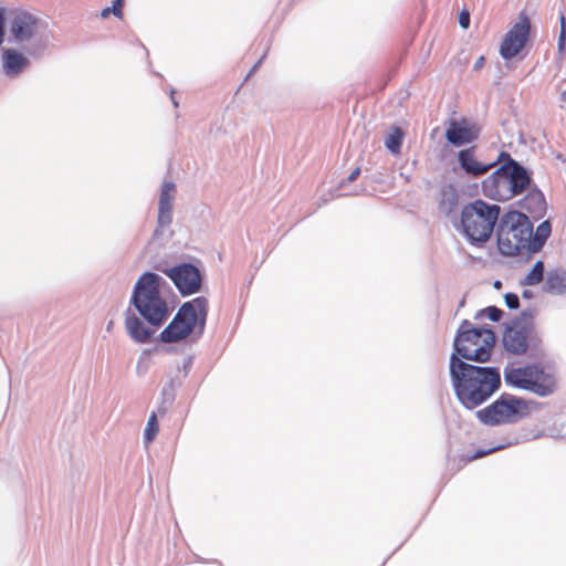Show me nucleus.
Segmentation results:
<instances>
[{
	"label": "nucleus",
	"mask_w": 566,
	"mask_h": 566,
	"mask_svg": "<svg viewBox=\"0 0 566 566\" xmlns=\"http://www.w3.org/2000/svg\"><path fill=\"white\" fill-rule=\"evenodd\" d=\"M161 277L153 272L144 273L137 281L132 302L139 314L153 326L159 327L169 316V307L163 297Z\"/></svg>",
	"instance_id": "3"
},
{
	"label": "nucleus",
	"mask_w": 566,
	"mask_h": 566,
	"mask_svg": "<svg viewBox=\"0 0 566 566\" xmlns=\"http://www.w3.org/2000/svg\"><path fill=\"white\" fill-rule=\"evenodd\" d=\"M459 23L463 29H468L470 25V14L467 11L460 13Z\"/></svg>",
	"instance_id": "30"
},
{
	"label": "nucleus",
	"mask_w": 566,
	"mask_h": 566,
	"mask_svg": "<svg viewBox=\"0 0 566 566\" xmlns=\"http://www.w3.org/2000/svg\"><path fill=\"white\" fill-rule=\"evenodd\" d=\"M450 376L459 401L468 409L482 405L501 386L497 368L468 364L455 354L450 357Z\"/></svg>",
	"instance_id": "1"
},
{
	"label": "nucleus",
	"mask_w": 566,
	"mask_h": 566,
	"mask_svg": "<svg viewBox=\"0 0 566 566\" xmlns=\"http://www.w3.org/2000/svg\"><path fill=\"white\" fill-rule=\"evenodd\" d=\"M360 174V168L359 167H356L352 172L350 175L348 176V181H354L357 179V177L359 176Z\"/></svg>",
	"instance_id": "33"
},
{
	"label": "nucleus",
	"mask_w": 566,
	"mask_h": 566,
	"mask_svg": "<svg viewBox=\"0 0 566 566\" xmlns=\"http://www.w3.org/2000/svg\"><path fill=\"white\" fill-rule=\"evenodd\" d=\"M544 292L553 295H563L566 293V271L560 269L547 272L544 285Z\"/></svg>",
	"instance_id": "18"
},
{
	"label": "nucleus",
	"mask_w": 566,
	"mask_h": 566,
	"mask_svg": "<svg viewBox=\"0 0 566 566\" xmlns=\"http://www.w3.org/2000/svg\"><path fill=\"white\" fill-rule=\"evenodd\" d=\"M403 138L405 132L398 126H392L386 136L385 146L391 154L399 155L401 153Z\"/></svg>",
	"instance_id": "20"
},
{
	"label": "nucleus",
	"mask_w": 566,
	"mask_h": 566,
	"mask_svg": "<svg viewBox=\"0 0 566 566\" xmlns=\"http://www.w3.org/2000/svg\"><path fill=\"white\" fill-rule=\"evenodd\" d=\"M533 328L527 325H514L507 327L503 334V346L506 352L513 355H524L532 340Z\"/></svg>",
	"instance_id": "14"
},
{
	"label": "nucleus",
	"mask_w": 566,
	"mask_h": 566,
	"mask_svg": "<svg viewBox=\"0 0 566 566\" xmlns=\"http://www.w3.org/2000/svg\"><path fill=\"white\" fill-rule=\"evenodd\" d=\"M497 164L504 165V163L515 161L511 155L506 151H501L497 159L495 160Z\"/></svg>",
	"instance_id": "31"
},
{
	"label": "nucleus",
	"mask_w": 566,
	"mask_h": 566,
	"mask_svg": "<svg viewBox=\"0 0 566 566\" xmlns=\"http://www.w3.org/2000/svg\"><path fill=\"white\" fill-rule=\"evenodd\" d=\"M560 99L566 103V90L560 93Z\"/></svg>",
	"instance_id": "34"
},
{
	"label": "nucleus",
	"mask_w": 566,
	"mask_h": 566,
	"mask_svg": "<svg viewBox=\"0 0 566 566\" xmlns=\"http://www.w3.org/2000/svg\"><path fill=\"white\" fill-rule=\"evenodd\" d=\"M124 0H114L112 7H106L101 11V17L106 19L109 14H114L116 18H123Z\"/></svg>",
	"instance_id": "25"
},
{
	"label": "nucleus",
	"mask_w": 566,
	"mask_h": 566,
	"mask_svg": "<svg viewBox=\"0 0 566 566\" xmlns=\"http://www.w3.org/2000/svg\"><path fill=\"white\" fill-rule=\"evenodd\" d=\"M1 64L7 76L17 77L29 67L30 61L22 52L8 48L2 50Z\"/></svg>",
	"instance_id": "15"
},
{
	"label": "nucleus",
	"mask_w": 566,
	"mask_h": 566,
	"mask_svg": "<svg viewBox=\"0 0 566 566\" xmlns=\"http://www.w3.org/2000/svg\"><path fill=\"white\" fill-rule=\"evenodd\" d=\"M208 315L206 297H196L180 306L168 326L160 333L163 343H177L186 339L192 333L202 334Z\"/></svg>",
	"instance_id": "4"
},
{
	"label": "nucleus",
	"mask_w": 566,
	"mask_h": 566,
	"mask_svg": "<svg viewBox=\"0 0 566 566\" xmlns=\"http://www.w3.org/2000/svg\"><path fill=\"white\" fill-rule=\"evenodd\" d=\"M8 21L10 36L18 44L30 42L40 34L41 20L27 10H9Z\"/></svg>",
	"instance_id": "10"
},
{
	"label": "nucleus",
	"mask_w": 566,
	"mask_h": 566,
	"mask_svg": "<svg viewBox=\"0 0 566 566\" xmlns=\"http://www.w3.org/2000/svg\"><path fill=\"white\" fill-rule=\"evenodd\" d=\"M484 62H485L484 56H480V57L475 61L473 69H474L475 71L481 70V69L483 67V65H484Z\"/></svg>",
	"instance_id": "32"
},
{
	"label": "nucleus",
	"mask_w": 566,
	"mask_h": 566,
	"mask_svg": "<svg viewBox=\"0 0 566 566\" xmlns=\"http://www.w3.org/2000/svg\"><path fill=\"white\" fill-rule=\"evenodd\" d=\"M545 200L543 193L538 190H533L525 197L523 207L528 212H534L536 210H543Z\"/></svg>",
	"instance_id": "22"
},
{
	"label": "nucleus",
	"mask_w": 566,
	"mask_h": 566,
	"mask_svg": "<svg viewBox=\"0 0 566 566\" xmlns=\"http://www.w3.org/2000/svg\"><path fill=\"white\" fill-rule=\"evenodd\" d=\"M479 135V126L465 117L451 119L446 130V139L457 147L473 143Z\"/></svg>",
	"instance_id": "13"
},
{
	"label": "nucleus",
	"mask_w": 566,
	"mask_h": 566,
	"mask_svg": "<svg viewBox=\"0 0 566 566\" xmlns=\"http://www.w3.org/2000/svg\"><path fill=\"white\" fill-rule=\"evenodd\" d=\"M551 234V224L548 221L542 222L534 234L531 237V252H537L542 249L544 242Z\"/></svg>",
	"instance_id": "21"
},
{
	"label": "nucleus",
	"mask_w": 566,
	"mask_h": 566,
	"mask_svg": "<svg viewBox=\"0 0 566 566\" xmlns=\"http://www.w3.org/2000/svg\"><path fill=\"white\" fill-rule=\"evenodd\" d=\"M501 208L476 199L463 206L460 224L462 232L471 242H486L499 220Z\"/></svg>",
	"instance_id": "5"
},
{
	"label": "nucleus",
	"mask_w": 566,
	"mask_h": 566,
	"mask_svg": "<svg viewBox=\"0 0 566 566\" xmlns=\"http://www.w3.org/2000/svg\"><path fill=\"white\" fill-rule=\"evenodd\" d=\"M528 411V405L524 399L504 392L491 405L479 410L476 416L484 424L499 426L517 422Z\"/></svg>",
	"instance_id": "9"
},
{
	"label": "nucleus",
	"mask_w": 566,
	"mask_h": 566,
	"mask_svg": "<svg viewBox=\"0 0 566 566\" xmlns=\"http://www.w3.org/2000/svg\"><path fill=\"white\" fill-rule=\"evenodd\" d=\"M505 304L509 308L515 310L520 306L518 296L514 293H507L504 296Z\"/></svg>",
	"instance_id": "29"
},
{
	"label": "nucleus",
	"mask_w": 566,
	"mask_h": 566,
	"mask_svg": "<svg viewBox=\"0 0 566 566\" xmlns=\"http://www.w3.org/2000/svg\"><path fill=\"white\" fill-rule=\"evenodd\" d=\"M533 226L526 214L507 212L499 228L497 248L503 255L514 256L523 251L531 252Z\"/></svg>",
	"instance_id": "6"
},
{
	"label": "nucleus",
	"mask_w": 566,
	"mask_h": 566,
	"mask_svg": "<svg viewBox=\"0 0 566 566\" xmlns=\"http://www.w3.org/2000/svg\"><path fill=\"white\" fill-rule=\"evenodd\" d=\"M531 32V21L525 13H521L516 23L504 35L500 54L504 60L515 57L526 45Z\"/></svg>",
	"instance_id": "11"
},
{
	"label": "nucleus",
	"mask_w": 566,
	"mask_h": 566,
	"mask_svg": "<svg viewBox=\"0 0 566 566\" xmlns=\"http://www.w3.org/2000/svg\"><path fill=\"white\" fill-rule=\"evenodd\" d=\"M559 23H560V30H559V36H558V51L562 53L565 51L566 48V19L564 13L559 14Z\"/></svg>",
	"instance_id": "26"
},
{
	"label": "nucleus",
	"mask_w": 566,
	"mask_h": 566,
	"mask_svg": "<svg viewBox=\"0 0 566 566\" xmlns=\"http://www.w3.org/2000/svg\"><path fill=\"white\" fill-rule=\"evenodd\" d=\"M475 147L465 148L459 151L458 161L460 167L469 175L479 177L486 174L497 165V161L489 164L481 163L475 157Z\"/></svg>",
	"instance_id": "16"
},
{
	"label": "nucleus",
	"mask_w": 566,
	"mask_h": 566,
	"mask_svg": "<svg viewBox=\"0 0 566 566\" xmlns=\"http://www.w3.org/2000/svg\"><path fill=\"white\" fill-rule=\"evenodd\" d=\"M8 12L6 8L0 7V46L4 41L6 35V18L8 17Z\"/></svg>",
	"instance_id": "27"
},
{
	"label": "nucleus",
	"mask_w": 566,
	"mask_h": 566,
	"mask_svg": "<svg viewBox=\"0 0 566 566\" xmlns=\"http://www.w3.org/2000/svg\"><path fill=\"white\" fill-rule=\"evenodd\" d=\"M125 327L129 336L137 343H147L154 331L147 328L144 323L135 315H128L125 319Z\"/></svg>",
	"instance_id": "19"
},
{
	"label": "nucleus",
	"mask_w": 566,
	"mask_h": 566,
	"mask_svg": "<svg viewBox=\"0 0 566 566\" xmlns=\"http://www.w3.org/2000/svg\"><path fill=\"white\" fill-rule=\"evenodd\" d=\"M544 263L543 261H537L528 274L522 281L523 285H537L542 281H544Z\"/></svg>",
	"instance_id": "23"
},
{
	"label": "nucleus",
	"mask_w": 566,
	"mask_h": 566,
	"mask_svg": "<svg viewBox=\"0 0 566 566\" xmlns=\"http://www.w3.org/2000/svg\"><path fill=\"white\" fill-rule=\"evenodd\" d=\"M495 345V335L489 328H473L469 321H463L454 338V353L458 357L478 363L490 359Z\"/></svg>",
	"instance_id": "7"
},
{
	"label": "nucleus",
	"mask_w": 566,
	"mask_h": 566,
	"mask_svg": "<svg viewBox=\"0 0 566 566\" xmlns=\"http://www.w3.org/2000/svg\"><path fill=\"white\" fill-rule=\"evenodd\" d=\"M531 181V176L522 165L510 161L488 176L481 188L485 197L495 201H507L526 191Z\"/></svg>",
	"instance_id": "2"
},
{
	"label": "nucleus",
	"mask_w": 566,
	"mask_h": 566,
	"mask_svg": "<svg viewBox=\"0 0 566 566\" xmlns=\"http://www.w3.org/2000/svg\"><path fill=\"white\" fill-rule=\"evenodd\" d=\"M504 380L507 385L534 392L538 396H548L555 390V379L536 365L512 367L504 370Z\"/></svg>",
	"instance_id": "8"
},
{
	"label": "nucleus",
	"mask_w": 566,
	"mask_h": 566,
	"mask_svg": "<svg viewBox=\"0 0 566 566\" xmlns=\"http://www.w3.org/2000/svg\"><path fill=\"white\" fill-rule=\"evenodd\" d=\"M175 191V185L172 182H165L160 192L159 198V212L158 222L161 226H167L171 222L172 211V192Z\"/></svg>",
	"instance_id": "17"
},
{
	"label": "nucleus",
	"mask_w": 566,
	"mask_h": 566,
	"mask_svg": "<svg viewBox=\"0 0 566 566\" xmlns=\"http://www.w3.org/2000/svg\"><path fill=\"white\" fill-rule=\"evenodd\" d=\"M485 315L493 322H499L502 317L503 312L496 306H489L484 310Z\"/></svg>",
	"instance_id": "28"
},
{
	"label": "nucleus",
	"mask_w": 566,
	"mask_h": 566,
	"mask_svg": "<svg viewBox=\"0 0 566 566\" xmlns=\"http://www.w3.org/2000/svg\"><path fill=\"white\" fill-rule=\"evenodd\" d=\"M158 431H159V426H158V421H157V416L155 412H151V415L149 416L146 429H145V439L148 442H151L155 439V437L157 436Z\"/></svg>",
	"instance_id": "24"
},
{
	"label": "nucleus",
	"mask_w": 566,
	"mask_h": 566,
	"mask_svg": "<svg viewBox=\"0 0 566 566\" xmlns=\"http://www.w3.org/2000/svg\"><path fill=\"white\" fill-rule=\"evenodd\" d=\"M163 272L174 282L180 293L188 295L196 293L201 286V273L195 265L184 263Z\"/></svg>",
	"instance_id": "12"
}]
</instances>
